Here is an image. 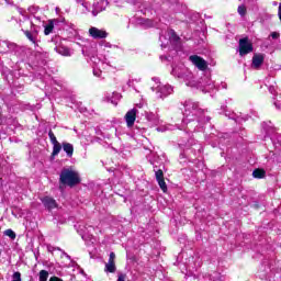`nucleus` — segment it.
<instances>
[{
  "label": "nucleus",
  "instance_id": "f257e3e1",
  "mask_svg": "<svg viewBox=\"0 0 281 281\" xmlns=\"http://www.w3.org/2000/svg\"><path fill=\"white\" fill-rule=\"evenodd\" d=\"M81 181L82 179L80 178V173H78V171L65 168L60 172L59 182L61 183V186L75 188V186L80 184Z\"/></svg>",
  "mask_w": 281,
  "mask_h": 281
},
{
  "label": "nucleus",
  "instance_id": "f03ea898",
  "mask_svg": "<svg viewBox=\"0 0 281 281\" xmlns=\"http://www.w3.org/2000/svg\"><path fill=\"white\" fill-rule=\"evenodd\" d=\"M254 52V44L249 41V37H243L239 40V56H247Z\"/></svg>",
  "mask_w": 281,
  "mask_h": 281
},
{
  "label": "nucleus",
  "instance_id": "7ed1b4c3",
  "mask_svg": "<svg viewBox=\"0 0 281 281\" xmlns=\"http://www.w3.org/2000/svg\"><path fill=\"white\" fill-rule=\"evenodd\" d=\"M189 60L199 69V71H207V61L199 55H191Z\"/></svg>",
  "mask_w": 281,
  "mask_h": 281
},
{
  "label": "nucleus",
  "instance_id": "20e7f679",
  "mask_svg": "<svg viewBox=\"0 0 281 281\" xmlns=\"http://www.w3.org/2000/svg\"><path fill=\"white\" fill-rule=\"evenodd\" d=\"M135 120H137V109H132L125 114V122L127 128H133L135 126Z\"/></svg>",
  "mask_w": 281,
  "mask_h": 281
},
{
  "label": "nucleus",
  "instance_id": "39448f33",
  "mask_svg": "<svg viewBox=\"0 0 281 281\" xmlns=\"http://www.w3.org/2000/svg\"><path fill=\"white\" fill-rule=\"evenodd\" d=\"M156 181L162 192H168V184H166V178L164 177V170L158 169L155 172Z\"/></svg>",
  "mask_w": 281,
  "mask_h": 281
},
{
  "label": "nucleus",
  "instance_id": "423d86ee",
  "mask_svg": "<svg viewBox=\"0 0 281 281\" xmlns=\"http://www.w3.org/2000/svg\"><path fill=\"white\" fill-rule=\"evenodd\" d=\"M105 273H115L117 271V266H115V252H110L109 261L104 267Z\"/></svg>",
  "mask_w": 281,
  "mask_h": 281
},
{
  "label": "nucleus",
  "instance_id": "0eeeda50",
  "mask_svg": "<svg viewBox=\"0 0 281 281\" xmlns=\"http://www.w3.org/2000/svg\"><path fill=\"white\" fill-rule=\"evenodd\" d=\"M89 35L91 36V38L98 40V38H106V36H109V33L95 26H91L89 29Z\"/></svg>",
  "mask_w": 281,
  "mask_h": 281
},
{
  "label": "nucleus",
  "instance_id": "6e6552de",
  "mask_svg": "<svg viewBox=\"0 0 281 281\" xmlns=\"http://www.w3.org/2000/svg\"><path fill=\"white\" fill-rule=\"evenodd\" d=\"M44 207H46V210H56V207H58V203H56V200L54 198L50 196H44L43 199H41Z\"/></svg>",
  "mask_w": 281,
  "mask_h": 281
},
{
  "label": "nucleus",
  "instance_id": "1a4fd4ad",
  "mask_svg": "<svg viewBox=\"0 0 281 281\" xmlns=\"http://www.w3.org/2000/svg\"><path fill=\"white\" fill-rule=\"evenodd\" d=\"M263 63H265V55H262V54H255L252 56V67L255 69H260V67H262Z\"/></svg>",
  "mask_w": 281,
  "mask_h": 281
},
{
  "label": "nucleus",
  "instance_id": "9d476101",
  "mask_svg": "<svg viewBox=\"0 0 281 281\" xmlns=\"http://www.w3.org/2000/svg\"><path fill=\"white\" fill-rule=\"evenodd\" d=\"M24 36L35 45V47H38V38L31 32V31H24Z\"/></svg>",
  "mask_w": 281,
  "mask_h": 281
},
{
  "label": "nucleus",
  "instance_id": "9b49d317",
  "mask_svg": "<svg viewBox=\"0 0 281 281\" xmlns=\"http://www.w3.org/2000/svg\"><path fill=\"white\" fill-rule=\"evenodd\" d=\"M252 177L255 179H265V177H267V171H265V169L257 168L252 171Z\"/></svg>",
  "mask_w": 281,
  "mask_h": 281
},
{
  "label": "nucleus",
  "instance_id": "f8f14e48",
  "mask_svg": "<svg viewBox=\"0 0 281 281\" xmlns=\"http://www.w3.org/2000/svg\"><path fill=\"white\" fill-rule=\"evenodd\" d=\"M63 149L66 151L67 157H74V145L70 143H63Z\"/></svg>",
  "mask_w": 281,
  "mask_h": 281
},
{
  "label": "nucleus",
  "instance_id": "ddd939ff",
  "mask_svg": "<svg viewBox=\"0 0 281 281\" xmlns=\"http://www.w3.org/2000/svg\"><path fill=\"white\" fill-rule=\"evenodd\" d=\"M54 21L56 20H48V23L44 27V34L45 36H49L54 32Z\"/></svg>",
  "mask_w": 281,
  "mask_h": 281
},
{
  "label": "nucleus",
  "instance_id": "4468645a",
  "mask_svg": "<svg viewBox=\"0 0 281 281\" xmlns=\"http://www.w3.org/2000/svg\"><path fill=\"white\" fill-rule=\"evenodd\" d=\"M60 150H63V145H60L59 143H54L52 157H56L57 155H59Z\"/></svg>",
  "mask_w": 281,
  "mask_h": 281
},
{
  "label": "nucleus",
  "instance_id": "2eb2a0df",
  "mask_svg": "<svg viewBox=\"0 0 281 281\" xmlns=\"http://www.w3.org/2000/svg\"><path fill=\"white\" fill-rule=\"evenodd\" d=\"M4 236H8L9 238H11V240L16 239V233H14V231H12V228L4 231Z\"/></svg>",
  "mask_w": 281,
  "mask_h": 281
},
{
  "label": "nucleus",
  "instance_id": "dca6fc26",
  "mask_svg": "<svg viewBox=\"0 0 281 281\" xmlns=\"http://www.w3.org/2000/svg\"><path fill=\"white\" fill-rule=\"evenodd\" d=\"M47 278H49V272L47 270H41L40 281H47Z\"/></svg>",
  "mask_w": 281,
  "mask_h": 281
},
{
  "label": "nucleus",
  "instance_id": "f3484780",
  "mask_svg": "<svg viewBox=\"0 0 281 281\" xmlns=\"http://www.w3.org/2000/svg\"><path fill=\"white\" fill-rule=\"evenodd\" d=\"M237 12L240 16H246L247 15V7L245 4H241L238 7Z\"/></svg>",
  "mask_w": 281,
  "mask_h": 281
},
{
  "label": "nucleus",
  "instance_id": "a211bd4d",
  "mask_svg": "<svg viewBox=\"0 0 281 281\" xmlns=\"http://www.w3.org/2000/svg\"><path fill=\"white\" fill-rule=\"evenodd\" d=\"M48 137L52 144H58V139L56 138V134H54V131H48Z\"/></svg>",
  "mask_w": 281,
  "mask_h": 281
},
{
  "label": "nucleus",
  "instance_id": "6ab92c4d",
  "mask_svg": "<svg viewBox=\"0 0 281 281\" xmlns=\"http://www.w3.org/2000/svg\"><path fill=\"white\" fill-rule=\"evenodd\" d=\"M12 281H21V272H14L12 276Z\"/></svg>",
  "mask_w": 281,
  "mask_h": 281
},
{
  "label": "nucleus",
  "instance_id": "aec40b11",
  "mask_svg": "<svg viewBox=\"0 0 281 281\" xmlns=\"http://www.w3.org/2000/svg\"><path fill=\"white\" fill-rule=\"evenodd\" d=\"M116 281H126V273H120Z\"/></svg>",
  "mask_w": 281,
  "mask_h": 281
},
{
  "label": "nucleus",
  "instance_id": "412c9836",
  "mask_svg": "<svg viewBox=\"0 0 281 281\" xmlns=\"http://www.w3.org/2000/svg\"><path fill=\"white\" fill-rule=\"evenodd\" d=\"M171 36H172L173 41H176V43L179 42V41H181V37H179V35H177L176 32H173V33L171 34Z\"/></svg>",
  "mask_w": 281,
  "mask_h": 281
},
{
  "label": "nucleus",
  "instance_id": "4be33fe9",
  "mask_svg": "<svg viewBox=\"0 0 281 281\" xmlns=\"http://www.w3.org/2000/svg\"><path fill=\"white\" fill-rule=\"evenodd\" d=\"M271 37L274 38V40H276V38H280V33H278V32H272V33H271Z\"/></svg>",
  "mask_w": 281,
  "mask_h": 281
},
{
  "label": "nucleus",
  "instance_id": "5701e85b",
  "mask_svg": "<svg viewBox=\"0 0 281 281\" xmlns=\"http://www.w3.org/2000/svg\"><path fill=\"white\" fill-rule=\"evenodd\" d=\"M48 281H64V280L54 276V277H50Z\"/></svg>",
  "mask_w": 281,
  "mask_h": 281
},
{
  "label": "nucleus",
  "instance_id": "b1692460",
  "mask_svg": "<svg viewBox=\"0 0 281 281\" xmlns=\"http://www.w3.org/2000/svg\"><path fill=\"white\" fill-rule=\"evenodd\" d=\"M38 38V30L31 31Z\"/></svg>",
  "mask_w": 281,
  "mask_h": 281
}]
</instances>
